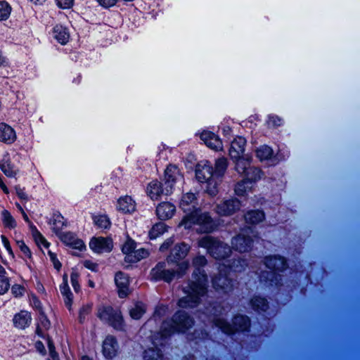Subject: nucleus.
Listing matches in <instances>:
<instances>
[{
  "instance_id": "obj_1",
  "label": "nucleus",
  "mask_w": 360,
  "mask_h": 360,
  "mask_svg": "<svg viewBox=\"0 0 360 360\" xmlns=\"http://www.w3.org/2000/svg\"><path fill=\"white\" fill-rule=\"evenodd\" d=\"M207 264L206 258L199 255L193 258V266L195 270L193 274L192 280L188 285L184 288L185 296L179 300V306L181 308H193L200 302L201 297L207 291V278L201 267Z\"/></svg>"
},
{
  "instance_id": "obj_2",
  "label": "nucleus",
  "mask_w": 360,
  "mask_h": 360,
  "mask_svg": "<svg viewBox=\"0 0 360 360\" xmlns=\"http://www.w3.org/2000/svg\"><path fill=\"white\" fill-rule=\"evenodd\" d=\"M194 324L193 319L184 311L176 313L171 320L164 321L160 331L155 335L153 343L162 345V340L170 336L174 332H185Z\"/></svg>"
},
{
  "instance_id": "obj_3",
  "label": "nucleus",
  "mask_w": 360,
  "mask_h": 360,
  "mask_svg": "<svg viewBox=\"0 0 360 360\" xmlns=\"http://www.w3.org/2000/svg\"><path fill=\"white\" fill-rule=\"evenodd\" d=\"M198 245L207 250L214 258L221 259L228 257L231 252L230 246L210 236H205L198 240Z\"/></svg>"
},
{
  "instance_id": "obj_4",
  "label": "nucleus",
  "mask_w": 360,
  "mask_h": 360,
  "mask_svg": "<svg viewBox=\"0 0 360 360\" xmlns=\"http://www.w3.org/2000/svg\"><path fill=\"white\" fill-rule=\"evenodd\" d=\"M192 224L200 226V232L209 233L214 230V223L210 216L207 212H201L197 209L190 214L184 217L179 226H184L186 229L191 227Z\"/></svg>"
},
{
  "instance_id": "obj_5",
  "label": "nucleus",
  "mask_w": 360,
  "mask_h": 360,
  "mask_svg": "<svg viewBox=\"0 0 360 360\" xmlns=\"http://www.w3.org/2000/svg\"><path fill=\"white\" fill-rule=\"evenodd\" d=\"M188 262H183L177 264L176 270H170L165 268L164 264H158L151 271V277L155 280H163L166 282H170L172 278L176 275L178 277H181L184 275L188 268Z\"/></svg>"
},
{
  "instance_id": "obj_6",
  "label": "nucleus",
  "mask_w": 360,
  "mask_h": 360,
  "mask_svg": "<svg viewBox=\"0 0 360 360\" xmlns=\"http://www.w3.org/2000/svg\"><path fill=\"white\" fill-rule=\"evenodd\" d=\"M195 174L198 181L207 183V191L209 194L214 195L217 193L218 181L211 165L207 162L199 163L196 167Z\"/></svg>"
},
{
  "instance_id": "obj_7",
  "label": "nucleus",
  "mask_w": 360,
  "mask_h": 360,
  "mask_svg": "<svg viewBox=\"0 0 360 360\" xmlns=\"http://www.w3.org/2000/svg\"><path fill=\"white\" fill-rule=\"evenodd\" d=\"M212 285L218 292L227 294L233 290L236 281L233 278L230 271L223 267L213 277Z\"/></svg>"
},
{
  "instance_id": "obj_8",
  "label": "nucleus",
  "mask_w": 360,
  "mask_h": 360,
  "mask_svg": "<svg viewBox=\"0 0 360 360\" xmlns=\"http://www.w3.org/2000/svg\"><path fill=\"white\" fill-rule=\"evenodd\" d=\"M214 321V326L226 334H231L237 330H245L250 326L249 319L244 316H235L233 320V325H231L223 319H218Z\"/></svg>"
},
{
  "instance_id": "obj_9",
  "label": "nucleus",
  "mask_w": 360,
  "mask_h": 360,
  "mask_svg": "<svg viewBox=\"0 0 360 360\" xmlns=\"http://www.w3.org/2000/svg\"><path fill=\"white\" fill-rule=\"evenodd\" d=\"M98 316L103 321L108 322L117 330L124 328V321L121 313L118 310L113 309L111 307H103L99 309Z\"/></svg>"
},
{
  "instance_id": "obj_10",
  "label": "nucleus",
  "mask_w": 360,
  "mask_h": 360,
  "mask_svg": "<svg viewBox=\"0 0 360 360\" xmlns=\"http://www.w3.org/2000/svg\"><path fill=\"white\" fill-rule=\"evenodd\" d=\"M172 191V186L163 184L158 180H153L147 186V194L153 200H158L161 197L169 195Z\"/></svg>"
},
{
  "instance_id": "obj_11",
  "label": "nucleus",
  "mask_w": 360,
  "mask_h": 360,
  "mask_svg": "<svg viewBox=\"0 0 360 360\" xmlns=\"http://www.w3.org/2000/svg\"><path fill=\"white\" fill-rule=\"evenodd\" d=\"M250 233H252L250 229H246L234 237L231 242L233 248L240 252L248 251L252 243V239L250 236Z\"/></svg>"
},
{
  "instance_id": "obj_12",
  "label": "nucleus",
  "mask_w": 360,
  "mask_h": 360,
  "mask_svg": "<svg viewBox=\"0 0 360 360\" xmlns=\"http://www.w3.org/2000/svg\"><path fill=\"white\" fill-rule=\"evenodd\" d=\"M240 202L236 198H229L221 201L215 207L216 212L220 216H230L238 210Z\"/></svg>"
},
{
  "instance_id": "obj_13",
  "label": "nucleus",
  "mask_w": 360,
  "mask_h": 360,
  "mask_svg": "<svg viewBox=\"0 0 360 360\" xmlns=\"http://www.w3.org/2000/svg\"><path fill=\"white\" fill-rule=\"evenodd\" d=\"M90 248L96 252H110L112 248V240L105 238H94L89 243Z\"/></svg>"
},
{
  "instance_id": "obj_14",
  "label": "nucleus",
  "mask_w": 360,
  "mask_h": 360,
  "mask_svg": "<svg viewBox=\"0 0 360 360\" xmlns=\"http://www.w3.org/2000/svg\"><path fill=\"white\" fill-rule=\"evenodd\" d=\"M165 184L172 186V189L176 183L182 182L183 176L175 165H169L165 169Z\"/></svg>"
},
{
  "instance_id": "obj_15",
  "label": "nucleus",
  "mask_w": 360,
  "mask_h": 360,
  "mask_svg": "<svg viewBox=\"0 0 360 360\" xmlns=\"http://www.w3.org/2000/svg\"><path fill=\"white\" fill-rule=\"evenodd\" d=\"M103 354L108 359L115 356L118 351L117 342L113 336H108L103 343Z\"/></svg>"
},
{
  "instance_id": "obj_16",
  "label": "nucleus",
  "mask_w": 360,
  "mask_h": 360,
  "mask_svg": "<svg viewBox=\"0 0 360 360\" xmlns=\"http://www.w3.org/2000/svg\"><path fill=\"white\" fill-rule=\"evenodd\" d=\"M176 212V207L169 202L160 203L156 208V214L161 220L171 219Z\"/></svg>"
},
{
  "instance_id": "obj_17",
  "label": "nucleus",
  "mask_w": 360,
  "mask_h": 360,
  "mask_svg": "<svg viewBox=\"0 0 360 360\" xmlns=\"http://www.w3.org/2000/svg\"><path fill=\"white\" fill-rule=\"evenodd\" d=\"M197 198L193 193H186L183 195L180 207L184 210V212H193L196 210Z\"/></svg>"
},
{
  "instance_id": "obj_18",
  "label": "nucleus",
  "mask_w": 360,
  "mask_h": 360,
  "mask_svg": "<svg viewBox=\"0 0 360 360\" xmlns=\"http://www.w3.org/2000/svg\"><path fill=\"white\" fill-rule=\"evenodd\" d=\"M115 281L118 288V294L120 297H125L128 295L129 291V279L122 272H117L115 275Z\"/></svg>"
},
{
  "instance_id": "obj_19",
  "label": "nucleus",
  "mask_w": 360,
  "mask_h": 360,
  "mask_svg": "<svg viewBox=\"0 0 360 360\" xmlns=\"http://www.w3.org/2000/svg\"><path fill=\"white\" fill-rule=\"evenodd\" d=\"M246 141L244 138L238 136L231 144L229 155L231 158H238L243 155Z\"/></svg>"
},
{
  "instance_id": "obj_20",
  "label": "nucleus",
  "mask_w": 360,
  "mask_h": 360,
  "mask_svg": "<svg viewBox=\"0 0 360 360\" xmlns=\"http://www.w3.org/2000/svg\"><path fill=\"white\" fill-rule=\"evenodd\" d=\"M264 264L267 268L282 271L286 269V262L282 257L274 256L265 258Z\"/></svg>"
},
{
  "instance_id": "obj_21",
  "label": "nucleus",
  "mask_w": 360,
  "mask_h": 360,
  "mask_svg": "<svg viewBox=\"0 0 360 360\" xmlns=\"http://www.w3.org/2000/svg\"><path fill=\"white\" fill-rule=\"evenodd\" d=\"M16 139L13 129L5 123H0V141L11 143Z\"/></svg>"
},
{
  "instance_id": "obj_22",
  "label": "nucleus",
  "mask_w": 360,
  "mask_h": 360,
  "mask_svg": "<svg viewBox=\"0 0 360 360\" xmlns=\"http://www.w3.org/2000/svg\"><path fill=\"white\" fill-rule=\"evenodd\" d=\"M201 140L210 148L218 150L221 148V142L213 133L204 131L200 136Z\"/></svg>"
},
{
  "instance_id": "obj_23",
  "label": "nucleus",
  "mask_w": 360,
  "mask_h": 360,
  "mask_svg": "<svg viewBox=\"0 0 360 360\" xmlns=\"http://www.w3.org/2000/svg\"><path fill=\"white\" fill-rule=\"evenodd\" d=\"M223 308L219 303H209L205 307L203 313L206 314L214 324V320L221 319L218 317L222 312Z\"/></svg>"
},
{
  "instance_id": "obj_24",
  "label": "nucleus",
  "mask_w": 360,
  "mask_h": 360,
  "mask_svg": "<svg viewBox=\"0 0 360 360\" xmlns=\"http://www.w3.org/2000/svg\"><path fill=\"white\" fill-rule=\"evenodd\" d=\"M189 250L190 247L184 243L176 244L172 250L170 255L171 259L176 261L184 258L187 255Z\"/></svg>"
},
{
  "instance_id": "obj_25",
  "label": "nucleus",
  "mask_w": 360,
  "mask_h": 360,
  "mask_svg": "<svg viewBox=\"0 0 360 360\" xmlns=\"http://www.w3.org/2000/svg\"><path fill=\"white\" fill-rule=\"evenodd\" d=\"M119 210L124 213H131L135 210V202L129 196H124L118 200Z\"/></svg>"
},
{
  "instance_id": "obj_26",
  "label": "nucleus",
  "mask_w": 360,
  "mask_h": 360,
  "mask_svg": "<svg viewBox=\"0 0 360 360\" xmlns=\"http://www.w3.org/2000/svg\"><path fill=\"white\" fill-rule=\"evenodd\" d=\"M53 34L55 39L61 44H65L69 40V33L67 32L66 29L60 25H57L54 27Z\"/></svg>"
},
{
  "instance_id": "obj_27",
  "label": "nucleus",
  "mask_w": 360,
  "mask_h": 360,
  "mask_svg": "<svg viewBox=\"0 0 360 360\" xmlns=\"http://www.w3.org/2000/svg\"><path fill=\"white\" fill-rule=\"evenodd\" d=\"M236 165V170L243 175H244L248 170V167H250V160L248 158H245L242 155L238 158H232Z\"/></svg>"
},
{
  "instance_id": "obj_28",
  "label": "nucleus",
  "mask_w": 360,
  "mask_h": 360,
  "mask_svg": "<svg viewBox=\"0 0 360 360\" xmlns=\"http://www.w3.org/2000/svg\"><path fill=\"white\" fill-rule=\"evenodd\" d=\"M30 320V314L26 311H22L15 316L13 322L16 327L23 328L28 324Z\"/></svg>"
},
{
  "instance_id": "obj_29",
  "label": "nucleus",
  "mask_w": 360,
  "mask_h": 360,
  "mask_svg": "<svg viewBox=\"0 0 360 360\" xmlns=\"http://www.w3.org/2000/svg\"><path fill=\"white\" fill-rule=\"evenodd\" d=\"M63 283L60 286V292L65 297V302L66 306L70 308L72 302V293L70 292L68 285V275L66 274L63 275Z\"/></svg>"
},
{
  "instance_id": "obj_30",
  "label": "nucleus",
  "mask_w": 360,
  "mask_h": 360,
  "mask_svg": "<svg viewBox=\"0 0 360 360\" xmlns=\"http://www.w3.org/2000/svg\"><path fill=\"white\" fill-rule=\"evenodd\" d=\"M264 219V214L261 211H250L245 215V220L247 224H256L262 221Z\"/></svg>"
},
{
  "instance_id": "obj_31",
  "label": "nucleus",
  "mask_w": 360,
  "mask_h": 360,
  "mask_svg": "<svg viewBox=\"0 0 360 360\" xmlns=\"http://www.w3.org/2000/svg\"><path fill=\"white\" fill-rule=\"evenodd\" d=\"M228 162L224 158H220L216 160L214 167V176L217 179L221 177L227 169Z\"/></svg>"
},
{
  "instance_id": "obj_32",
  "label": "nucleus",
  "mask_w": 360,
  "mask_h": 360,
  "mask_svg": "<svg viewBox=\"0 0 360 360\" xmlns=\"http://www.w3.org/2000/svg\"><path fill=\"white\" fill-rule=\"evenodd\" d=\"M256 156L261 161L270 159L274 153L273 150L268 146H262L255 150Z\"/></svg>"
},
{
  "instance_id": "obj_33",
  "label": "nucleus",
  "mask_w": 360,
  "mask_h": 360,
  "mask_svg": "<svg viewBox=\"0 0 360 360\" xmlns=\"http://www.w3.org/2000/svg\"><path fill=\"white\" fill-rule=\"evenodd\" d=\"M148 252L143 248L134 250L129 256L125 257V260L129 262H136L140 259L146 257Z\"/></svg>"
},
{
  "instance_id": "obj_34",
  "label": "nucleus",
  "mask_w": 360,
  "mask_h": 360,
  "mask_svg": "<svg viewBox=\"0 0 360 360\" xmlns=\"http://www.w3.org/2000/svg\"><path fill=\"white\" fill-rule=\"evenodd\" d=\"M263 173L259 169L251 167H248V172L243 176L246 179L245 181L249 182L260 179Z\"/></svg>"
},
{
  "instance_id": "obj_35",
  "label": "nucleus",
  "mask_w": 360,
  "mask_h": 360,
  "mask_svg": "<svg viewBox=\"0 0 360 360\" xmlns=\"http://www.w3.org/2000/svg\"><path fill=\"white\" fill-rule=\"evenodd\" d=\"M146 311L145 305L141 302L136 303L129 310L130 316L134 319H139Z\"/></svg>"
},
{
  "instance_id": "obj_36",
  "label": "nucleus",
  "mask_w": 360,
  "mask_h": 360,
  "mask_svg": "<svg viewBox=\"0 0 360 360\" xmlns=\"http://www.w3.org/2000/svg\"><path fill=\"white\" fill-rule=\"evenodd\" d=\"M167 231L166 225L162 222L155 224L149 231L150 238H156Z\"/></svg>"
},
{
  "instance_id": "obj_37",
  "label": "nucleus",
  "mask_w": 360,
  "mask_h": 360,
  "mask_svg": "<svg viewBox=\"0 0 360 360\" xmlns=\"http://www.w3.org/2000/svg\"><path fill=\"white\" fill-rule=\"evenodd\" d=\"M145 360H162V354L158 348H150L145 352Z\"/></svg>"
},
{
  "instance_id": "obj_38",
  "label": "nucleus",
  "mask_w": 360,
  "mask_h": 360,
  "mask_svg": "<svg viewBox=\"0 0 360 360\" xmlns=\"http://www.w3.org/2000/svg\"><path fill=\"white\" fill-rule=\"evenodd\" d=\"M251 306L257 310L266 311L267 309L266 300L259 297H254L250 301Z\"/></svg>"
},
{
  "instance_id": "obj_39",
  "label": "nucleus",
  "mask_w": 360,
  "mask_h": 360,
  "mask_svg": "<svg viewBox=\"0 0 360 360\" xmlns=\"http://www.w3.org/2000/svg\"><path fill=\"white\" fill-rule=\"evenodd\" d=\"M2 221L5 227L8 229H14L16 226V222L14 218L11 216L10 212L7 210H4L1 212Z\"/></svg>"
},
{
  "instance_id": "obj_40",
  "label": "nucleus",
  "mask_w": 360,
  "mask_h": 360,
  "mask_svg": "<svg viewBox=\"0 0 360 360\" xmlns=\"http://www.w3.org/2000/svg\"><path fill=\"white\" fill-rule=\"evenodd\" d=\"M250 183L243 180L237 183L235 186V192L238 195H245V193L250 190Z\"/></svg>"
},
{
  "instance_id": "obj_41",
  "label": "nucleus",
  "mask_w": 360,
  "mask_h": 360,
  "mask_svg": "<svg viewBox=\"0 0 360 360\" xmlns=\"http://www.w3.org/2000/svg\"><path fill=\"white\" fill-rule=\"evenodd\" d=\"M0 168L8 177H13L16 174V172L13 169V167L9 161H4L1 163Z\"/></svg>"
},
{
  "instance_id": "obj_42",
  "label": "nucleus",
  "mask_w": 360,
  "mask_h": 360,
  "mask_svg": "<svg viewBox=\"0 0 360 360\" xmlns=\"http://www.w3.org/2000/svg\"><path fill=\"white\" fill-rule=\"evenodd\" d=\"M11 11V8L6 1H0V20H6L8 18Z\"/></svg>"
},
{
  "instance_id": "obj_43",
  "label": "nucleus",
  "mask_w": 360,
  "mask_h": 360,
  "mask_svg": "<svg viewBox=\"0 0 360 360\" xmlns=\"http://www.w3.org/2000/svg\"><path fill=\"white\" fill-rule=\"evenodd\" d=\"M57 235L58 236V237L60 238V240L63 243H66L67 245H70L72 244V243L73 242V240L76 238L75 236L72 233L68 232V231L58 232L57 231Z\"/></svg>"
},
{
  "instance_id": "obj_44",
  "label": "nucleus",
  "mask_w": 360,
  "mask_h": 360,
  "mask_svg": "<svg viewBox=\"0 0 360 360\" xmlns=\"http://www.w3.org/2000/svg\"><path fill=\"white\" fill-rule=\"evenodd\" d=\"M96 225L99 228L106 229L110 225V221L106 216H98L94 218Z\"/></svg>"
},
{
  "instance_id": "obj_45",
  "label": "nucleus",
  "mask_w": 360,
  "mask_h": 360,
  "mask_svg": "<svg viewBox=\"0 0 360 360\" xmlns=\"http://www.w3.org/2000/svg\"><path fill=\"white\" fill-rule=\"evenodd\" d=\"M135 250V243L131 239H128L122 247V252L126 256H129Z\"/></svg>"
},
{
  "instance_id": "obj_46",
  "label": "nucleus",
  "mask_w": 360,
  "mask_h": 360,
  "mask_svg": "<svg viewBox=\"0 0 360 360\" xmlns=\"http://www.w3.org/2000/svg\"><path fill=\"white\" fill-rule=\"evenodd\" d=\"M10 283L5 274L0 275V295L4 294L9 288Z\"/></svg>"
},
{
  "instance_id": "obj_47",
  "label": "nucleus",
  "mask_w": 360,
  "mask_h": 360,
  "mask_svg": "<svg viewBox=\"0 0 360 360\" xmlns=\"http://www.w3.org/2000/svg\"><path fill=\"white\" fill-rule=\"evenodd\" d=\"M91 307L89 305L84 306L79 311V320L82 323L85 319V316L90 313Z\"/></svg>"
},
{
  "instance_id": "obj_48",
  "label": "nucleus",
  "mask_w": 360,
  "mask_h": 360,
  "mask_svg": "<svg viewBox=\"0 0 360 360\" xmlns=\"http://www.w3.org/2000/svg\"><path fill=\"white\" fill-rule=\"evenodd\" d=\"M17 245L20 249L21 252L28 258H31V252L29 248L25 244L23 241H18Z\"/></svg>"
},
{
  "instance_id": "obj_49",
  "label": "nucleus",
  "mask_w": 360,
  "mask_h": 360,
  "mask_svg": "<svg viewBox=\"0 0 360 360\" xmlns=\"http://www.w3.org/2000/svg\"><path fill=\"white\" fill-rule=\"evenodd\" d=\"M247 264H248L245 260L238 259L233 262L232 267L235 269L236 271H241V269H243L245 266H247Z\"/></svg>"
},
{
  "instance_id": "obj_50",
  "label": "nucleus",
  "mask_w": 360,
  "mask_h": 360,
  "mask_svg": "<svg viewBox=\"0 0 360 360\" xmlns=\"http://www.w3.org/2000/svg\"><path fill=\"white\" fill-rule=\"evenodd\" d=\"M58 6L62 8H70L74 4V0H56Z\"/></svg>"
},
{
  "instance_id": "obj_51",
  "label": "nucleus",
  "mask_w": 360,
  "mask_h": 360,
  "mask_svg": "<svg viewBox=\"0 0 360 360\" xmlns=\"http://www.w3.org/2000/svg\"><path fill=\"white\" fill-rule=\"evenodd\" d=\"M64 222L59 218V219H56L53 222V230L57 234V231L58 232H64L63 231Z\"/></svg>"
},
{
  "instance_id": "obj_52",
  "label": "nucleus",
  "mask_w": 360,
  "mask_h": 360,
  "mask_svg": "<svg viewBox=\"0 0 360 360\" xmlns=\"http://www.w3.org/2000/svg\"><path fill=\"white\" fill-rule=\"evenodd\" d=\"M12 292L15 296L18 297L19 295H22L25 291V289L23 287H22L20 285H14L12 287Z\"/></svg>"
},
{
  "instance_id": "obj_53",
  "label": "nucleus",
  "mask_w": 360,
  "mask_h": 360,
  "mask_svg": "<svg viewBox=\"0 0 360 360\" xmlns=\"http://www.w3.org/2000/svg\"><path fill=\"white\" fill-rule=\"evenodd\" d=\"M72 248L82 250L85 248V245L82 240L75 238L72 244L70 245Z\"/></svg>"
},
{
  "instance_id": "obj_54",
  "label": "nucleus",
  "mask_w": 360,
  "mask_h": 360,
  "mask_svg": "<svg viewBox=\"0 0 360 360\" xmlns=\"http://www.w3.org/2000/svg\"><path fill=\"white\" fill-rule=\"evenodd\" d=\"M77 278L78 275L76 273H72L71 274V282L75 292H78L79 289V285L77 282Z\"/></svg>"
},
{
  "instance_id": "obj_55",
  "label": "nucleus",
  "mask_w": 360,
  "mask_h": 360,
  "mask_svg": "<svg viewBox=\"0 0 360 360\" xmlns=\"http://www.w3.org/2000/svg\"><path fill=\"white\" fill-rule=\"evenodd\" d=\"M35 240L38 244H42L44 247L47 248L49 246V243L42 236V235L39 233H37L35 236Z\"/></svg>"
},
{
  "instance_id": "obj_56",
  "label": "nucleus",
  "mask_w": 360,
  "mask_h": 360,
  "mask_svg": "<svg viewBox=\"0 0 360 360\" xmlns=\"http://www.w3.org/2000/svg\"><path fill=\"white\" fill-rule=\"evenodd\" d=\"M49 255L50 256V258L54 265V267L57 269V270H59L60 266H61V264L60 263V262L56 258V255L51 252H49Z\"/></svg>"
},
{
  "instance_id": "obj_57",
  "label": "nucleus",
  "mask_w": 360,
  "mask_h": 360,
  "mask_svg": "<svg viewBox=\"0 0 360 360\" xmlns=\"http://www.w3.org/2000/svg\"><path fill=\"white\" fill-rule=\"evenodd\" d=\"M117 0H98L99 3L104 7H110L115 4Z\"/></svg>"
},
{
  "instance_id": "obj_58",
  "label": "nucleus",
  "mask_w": 360,
  "mask_h": 360,
  "mask_svg": "<svg viewBox=\"0 0 360 360\" xmlns=\"http://www.w3.org/2000/svg\"><path fill=\"white\" fill-rule=\"evenodd\" d=\"M84 265L87 269H91V270H95L96 267V264L89 260L84 261Z\"/></svg>"
},
{
  "instance_id": "obj_59",
  "label": "nucleus",
  "mask_w": 360,
  "mask_h": 360,
  "mask_svg": "<svg viewBox=\"0 0 360 360\" xmlns=\"http://www.w3.org/2000/svg\"><path fill=\"white\" fill-rule=\"evenodd\" d=\"M36 347L37 350L41 353H44L45 352V347L44 345L41 342H37L36 343Z\"/></svg>"
},
{
  "instance_id": "obj_60",
  "label": "nucleus",
  "mask_w": 360,
  "mask_h": 360,
  "mask_svg": "<svg viewBox=\"0 0 360 360\" xmlns=\"http://www.w3.org/2000/svg\"><path fill=\"white\" fill-rule=\"evenodd\" d=\"M2 240H3L4 245V246L6 247V248L9 252H11V247H10L9 242H8V239H7L6 237L2 236Z\"/></svg>"
},
{
  "instance_id": "obj_61",
  "label": "nucleus",
  "mask_w": 360,
  "mask_h": 360,
  "mask_svg": "<svg viewBox=\"0 0 360 360\" xmlns=\"http://www.w3.org/2000/svg\"><path fill=\"white\" fill-rule=\"evenodd\" d=\"M0 187L2 188V190L6 193H8V190L7 188V187L6 186V185L4 184V182L2 181L1 179L0 178Z\"/></svg>"
},
{
  "instance_id": "obj_62",
  "label": "nucleus",
  "mask_w": 360,
  "mask_h": 360,
  "mask_svg": "<svg viewBox=\"0 0 360 360\" xmlns=\"http://www.w3.org/2000/svg\"><path fill=\"white\" fill-rule=\"evenodd\" d=\"M18 195L21 198H25V195L23 192L20 191H17Z\"/></svg>"
},
{
  "instance_id": "obj_63",
  "label": "nucleus",
  "mask_w": 360,
  "mask_h": 360,
  "mask_svg": "<svg viewBox=\"0 0 360 360\" xmlns=\"http://www.w3.org/2000/svg\"><path fill=\"white\" fill-rule=\"evenodd\" d=\"M41 323H42V324L44 325V326L45 328H48V327H49V321H48V320H46V319H44V321H41Z\"/></svg>"
},
{
  "instance_id": "obj_64",
  "label": "nucleus",
  "mask_w": 360,
  "mask_h": 360,
  "mask_svg": "<svg viewBox=\"0 0 360 360\" xmlns=\"http://www.w3.org/2000/svg\"><path fill=\"white\" fill-rule=\"evenodd\" d=\"M6 271L4 268L0 265V275L5 274Z\"/></svg>"
}]
</instances>
